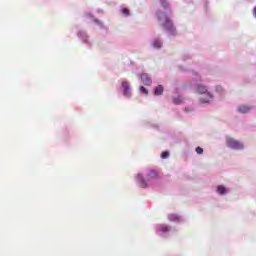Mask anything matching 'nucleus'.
I'll use <instances>...</instances> for the list:
<instances>
[{"instance_id":"f257e3e1","label":"nucleus","mask_w":256,"mask_h":256,"mask_svg":"<svg viewBox=\"0 0 256 256\" xmlns=\"http://www.w3.org/2000/svg\"><path fill=\"white\" fill-rule=\"evenodd\" d=\"M157 18H158V21L164 20V23L162 24V26L164 27L165 31H169L170 33H175V26L173 25V22H171V19H169L167 15L164 14V12L158 11Z\"/></svg>"},{"instance_id":"f03ea898","label":"nucleus","mask_w":256,"mask_h":256,"mask_svg":"<svg viewBox=\"0 0 256 256\" xmlns=\"http://www.w3.org/2000/svg\"><path fill=\"white\" fill-rule=\"evenodd\" d=\"M197 93H199L200 95H206V98H201V103H209L211 99H213V95L207 92V87L201 84L197 86Z\"/></svg>"},{"instance_id":"7ed1b4c3","label":"nucleus","mask_w":256,"mask_h":256,"mask_svg":"<svg viewBox=\"0 0 256 256\" xmlns=\"http://www.w3.org/2000/svg\"><path fill=\"white\" fill-rule=\"evenodd\" d=\"M226 144L230 149H243V144L233 138H227Z\"/></svg>"},{"instance_id":"20e7f679","label":"nucleus","mask_w":256,"mask_h":256,"mask_svg":"<svg viewBox=\"0 0 256 256\" xmlns=\"http://www.w3.org/2000/svg\"><path fill=\"white\" fill-rule=\"evenodd\" d=\"M140 78L144 85H151L152 80L151 77H149V74L143 73L140 75Z\"/></svg>"},{"instance_id":"39448f33","label":"nucleus","mask_w":256,"mask_h":256,"mask_svg":"<svg viewBox=\"0 0 256 256\" xmlns=\"http://www.w3.org/2000/svg\"><path fill=\"white\" fill-rule=\"evenodd\" d=\"M122 88L126 97H131V90H129V82H122Z\"/></svg>"},{"instance_id":"423d86ee","label":"nucleus","mask_w":256,"mask_h":256,"mask_svg":"<svg viewBox=\"0 0 256 256\" xmlns=\"http://www.w3.org/2000/svg\"><path fill=\"white\" fill-rule=\"evenodd\" d=\"M137 179L138 182L140 183V187H142V189H145L147 187V183H145V179H143V176L138 175Z\"/></svg>"},{"instance_id":"0eeeda50","label":"nucleus","mask_w":256,"mask_h":256,"mask_svg":"<svg viewBox=\"0 0 256 256\" xmlns=\"http://www.w3.org/2000/svg\"><path fill=\"white\" fill-rule=\"evenodd\" d=\"M163 91L164 88L162 85H158L155 89H154V95H163Z\"/></svg>"},{"instance_id":"6e6552de","label":"nucleus","mask_w":256,"mask_h":256,"mask_svg":"<svg viewBox=\"0 0 256 256\" xmlns=\"http://www.w3.org/2000/svg\"><path fill=\"white\" fill-rule=\"evenodd\" d=\"M239 113H249L251 111V107L249 106H240L238 107Z\"/></svg>"},{"instance_id":"1a4fd4ad","label":"nucleus","mask_w":256,"mask_h":256,"mask_svg":"<svg viewBox=\"0 0 256 256\" xmlns=\"http://www.w3.org/2000/svg\"><path fill=\"white\" fill-rule=\"evenodd\" d=\"M217 193H219V195H225V193H227V188H225L223 185H219L217 188Z\"/></svg>"},{"instance_id":"9d476101","label":"nucleus","mask_w":256,"mask_h":256,"mask_svg":"<svg viewBox=\"0 0 256 256\" xmlns=\"http://www.w3.org/2000/svg\"><path fill=\"white\" fill-rule=\"evenodd\" d=\"M152 45L155 49H161L163 47V43L160 40H154Z\"/></svg>"},{"instance_id":"9b49d317","label":"nucleus","mask_w":256,"mask_h":256,"mask_svg":"<svg viewBox=\"0 0 256 256\" xmlns=\"http://www.w3.org/2000/svg\"><path fill=\"white\" fill-rule=\"evenodd\" d=\"M156 177H157V171L150 170L148 175H147V179H155Z\"/></svg>"},{"instance_id":"f8f14e48","label":"nucleus","mask_w":256,"mask_h":256,"mask_svg":"<svg viewBox=\"0 0 256 256\" xmlns=\"http://www.w3.org/2000/svg\"><path fill=\"white\" fill-rule=\"evenodd\" d=\"M168 219L169 221H179V216L177 214H169Z\"/></svg>"},{"instance_id":"ddd939ff","label":"nucleus","mask_w":256,"mask_h":256,"mask_svg":"<svg viewBox=\"0 0 256 256\" xmlns=\"http://www.w3.org/2000/svg\"><path fill=\"white\" fill-rule=\"evenodd\" d=\"M159 229L162 233H167V231H169V226L167 225H160Z\"/></svg>"},{"instance_id":"4468645a","label":"nucleus","mask_w":256,"mask_h":256,"mask_svg":"<svg viewBox=\"0 0 256 256\" xmlns=\"http://www.w3.org/2000/svg\"><path fill=\"white\" fill-rule=\"evenodd\" d=\"M160 3L164 9H167L169 7V3H167V0H160Z\"/></svg>"},{"instance_id":"2eb2a0df","label":"nucleus","mask_w":256,"mask_h":256,"mask_svg":"<svg viewBox=\"0 0 256 256\" xmlns=\"http://www.w3.org/2000/svg\"><path fill=\"white\" fill-rule=\"evenodd\" d=\"M140 92L143 93L144 95H149V91H147V88H145L144 86L140 87Z\"/></svg>"},{"instance_id":"dca6fc26","label":"nucleus","mask_w":256,"mask_h":256,"mask_svg":"<svg viewBox=\"0 0 256 256\" xmlns=\"http://www.w3.org/2000/svg\"><path fill=\"white\" fill-rule=\"evenodd\" d=\"M169 157V152L165 151L161 154V159H167Z\"/></svg>"},{"instance_id":"f3484780","label":"nucleus","mask_w":256,"mask_h":256,"mask_svg":"<svg viewBox=\"0 0 256 256\" xmlns=\"http://www.w3.org/2000/svg\"><path fill=\"white\" fill-rule=\"evenodd\" d=\"M122 13H123V15H125L126 17H129V9L123 8V9H122Z\"/></svg>"},{"instance_id":"a211bd4d","label":"nucleus","mask_w":256,"mask_h":256,"mask_svg":"<svg viewBox=\"0 0 256 256\" xmlns=\"http://www.w3.org/2000/svg\"><path fill=\"white\" fill-rule=\"evenodd\" d=\"M196 153L198 154V155H203V148H201V147H197L196 148Z\"/></svg>"},{"instance_id":"6ab92c4d","label":"nucleus","mask_w":256,"mask_h":256,"mask_svg":"<svg viewBox=\"0 0 256 256\" xmlns=\"http://www.w3.org/2000/svg\"><path fill=\"white\" fill-rule=\"evenodd\" d=\"M173 102L176 103V104H179V103H181V99H179V98H174Z\"/></svg>"}]
</instances>
